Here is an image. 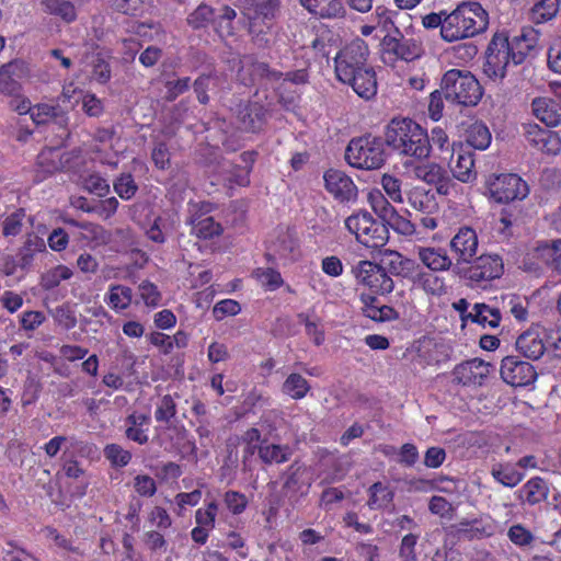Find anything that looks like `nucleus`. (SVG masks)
<instances>
[{"instance_id": "f257e3e1", "label": "nucleus", "mask_w": 561, "mask_h": 561, "mask_svg": "<svg viewBox=\"0 0 561 561\" xmlns=\"http://www.w3.org/2000/svg\"><path fill=\"white\" fill-rule=\"evenodd\" d=\"M369 48L362 38L346 44L334 57V70L339 81L352 87L363 100L369 101L377 94L376 72L368 65Z\"/></svg>"}, {"instance_id": "f03ea898", "label": "nucleus", "mask_w": 561, "mask_h": 561, "mask_svg": "<svg viewBox=\"0 0 561 561\" xmlns=\"http://www.w3.org/2000/svg\"><path fill=\"white\" fill-rule=\"evenodd\" d=\"M386 142L398 154L424 160L430 157L431 142L426 130L410 118H393L387 126Z\"/></svg>"}, {"instance_id": "7ed1b4c3", "label": "nucleus", "mask_w": 561, "mask_h": 561, "mask_svg": "<svg viewBox=\"0 0 561 561\" xmlns=\"http://www.w3.org/2000/svg\"><path fill=\"white\" fill-rule=\"evenodd\" d=\"M489 14L479 2L463 1L447 15L443 39L448 43L473 37L484 32Z\"/></svg>"}, {"instance_id": "20e7f679", "label": "nucleus", "mask_w": 561, "mask_h": 561, "mask_svg": "<svg viewBox=\"0 0 561 561\" xmlns=\"http://www.w3.org/2000/svg\"><path fill=\"white\" fill-rule=\"evenodd\" d=\"M444 98L454 104L474 106L482 98V87L468 70L450 69L440 81Z\"/></svg>"}, {"instance_id": "39448f33", "label": "nucleus", "mask_w": 561, "mask_h": 561, "mask_svg": "<svg viewBox=\"0 0 561 561\" xmlns=\"http://www.w3.org/2000/svg\"><path fill=\"white\" fill-rule=\"evenodd\" d=\"M345 228L355 236L357 242L369 249H380L389 240V230L368 211H357L348 216Z\"/></svg>"}, {"instance_id": "423d86ee", "label": "nucleus", "mask_w": 561, "mask_h": 561, "mask_svg": "<svg viewBox=\"0 0 561 561\" xmlns=\"http://www.w3.org/2000/svg\"><path fill=\"white\" fill-rule=\"evenodd\" d=\"M345 159L357 169H378L385 162L383 144L371 136L352 139L346 148Z\"/></svg>"}, {"instance_id": "0eeeda50", "label": "nucleus", "mask_w": 561, "mask_h": 561, "mask_svg": "<svg viewBox=\"0 0 561 561\" xmlns=\"http://www.w3.org/2000/svg\"><path fill=\"white\" fill-rule=\"evenodd\" d=\"M511 62L513 64V51L507 34L495 33L488 45L484 73L494 81L502 80Z\"/></svg>"}, {"instance_id": "6e6552de", "label": "nucleus", "mask_w": 561, "mask_h": 561, "mask_svg": "<svg viewBox=\"0 0 561 561\" xmlns=\"http://www.w3.org/2000/svg\"><path fill=\"white\" fill-rule=\"evenodd\" d=\"M491 198L496 203L522 201L529 194L528 184L517 174H493L486 181Z\"/></svg>"}, {"instance_id": "1a4fd4ad", "label": "nucleus", "mask_w": 561, "mask_h": 561, "mask_svg": "<svg viewBox=\"0 0 561 561\" xmlns=\"http://www.w3.org/2000/svg\"><path fill=\"white\" fill-rule=\"evenodd\" d=\"M352 274L356 284L368 288L375 294H389L393 290L394 284L386 270L379 264L363 260L352 267Z\"/></svg>"}, {"instance_id": "9d476101", "label": "nucleus", "mask_w": 561, "mask_h": 561, "mask_svg": "<svg viewBox=\"0 0 561 561\" xmlns=\"http://www.w3.org/2000/svg\"><path fill=\"white\" fill-rule=\"evenodd\" d=\"M421 54V46L414 39L405 38L398 27L381 41V58L386 64H393L398 59L412 61Z\"/></svg>"}, {"instance_id": "9b49d317", "label": "nucleus", "mask_w": 561, "mask_h": 561, "mask_svg": "<svg viewBox=\"0 0 561 561\" xmlns=\"http://www.w3.org/2000/svg\"><path fill=\"white\" fill-rule=\"evenodd\" d=\"M327 192L339 203L355 202L358 190L351 176L337 169H330L323 175Z\"/></svg>"}, {"instance_id": "f8f14e48", "label": "nucleus", "mask_w": 561, "mask_h": 561, "mask_svg": "<svg viewBox=\"0 0 561 561\" xmlns=\"http://www.w3.org/2000/svg\"><path fill=\"white\" fill-rule=\"evenodd\" d=\"M28 73V67L23 60L14 59L2 65L0 67V93L18 96Z\"/></svg>"}, {"instance_id": "ddd939ff", "label": "nucleus", "mask_w": 561, "mask_h": 561, "mask_svg": "<svg viewBox=\"0 0 561 561\" xmlns=\"http://www.w3.org/2000/svg\"><path fill=\"white\" fill-rule=\"evenodd\" d=\"M501 376L506 383L523 387L536 379V371L531 364L515 356H506L501 364Z\"/></svg>"}, {"instance_id": "4468645a", "label": "nucleus", "mask_w": 561, "mask_h": 561, "mask_svg": "<svg viewBox=\"0 0 561 561\" xmlns=\"http://www.w3.org/2000/svg\"><path fill=\"white\" fill-rule=\"evenodd\" d=\"M503 260L497 254L478 256L467 270V276L476 283L489 282L503 274Z\"/></svg>"}, {"instance_id": "2eb2a0df", "label": "nucleus", "mask_w": 561, "mask_h": 561, "mask_svg": "<svg viewBox=\"0 0 561 561\" xmlns=\"http://www.w3.org/2000/svg\"><path fill=\"white\" fill-rule=\"evenodd\" d=\"M478 236L470 227H461L449 242L450 251L458 264L470 263L478 252Z\"/></svg>"}, {"instance_id": "dca6fc26", "label": "nucleus", "mask_w": 561, "mask_h": 561, "mask_svg": "<svg viewBox=\"0 0 561 561\" xmlns=\"http://www.w3.org/2000/svg\"><path fill=\"white\" fill-rule=\"evenodd\" d=\"M490 374V364L472 358L457 365L453 371L454 380L462 386L481 385Z\"/></svg>"}, {"instance_id": "f3484780", "label": "nucleus", "mask_w": 561, "mask_h": 561, "mask_svg": "<svg viewBox=\"0 0 561 561\" xmlns=\"http://www.w3.org/2000/svg\"><path fill=\"white\" fill-rule=\"evenodd\" d=\"M540 45V32L534 27H524L520 34L510 39L513 64L519 65Z\"/></svg>"}, {"instance_id": "a211bd4d", "label": "nucleus", "mask_w": 561, "mask_h": 561, "mask_svg": "<svg viewBox=\"0 0 561 561\" xmlns=\"http://www.w3.org/2000/svg\"><path fill=\"white\" fill-rule=\"evenodd\" d=\"M241 67L238 73L239 80L244 85L253 84L256 80L267 78L278 80L283 77L282 72L271 70L265 62L254 61L252 57H243L240 60Z\"/></svg>"}, {"instance_id": "6ab92c4d", "label": "nucleus", "mask_w": 561, "mask_h": 561, "mask_svg": "<svg viewBox=\"0 0 561 561\" xmlns=\"http://www.w3.org/2000/svg\"><path fill=\"white\" fill-rule=\"evenodd\" d=\"M299 2L310 14L319 19L341 20L347 14L341 0H299Z\"/></svg>"}, {"instance_id": "aec40b11", "label": "nucleus", "mask_w": 561, "mask_h": 561, "mask_svg": "<svg viewBox=\"0 0 561 561\" xmlns=\"http://www.w3.org/2000/svg\"><path fill=\"white\" fill-rule=\"evenodd\" d=\"M533 114L547 126L561 124V102L551 98H536L531 102Z\"/></svg>"}, {"instance_id": "412c9836", "label": "nucleus", "mask_w": 561, "mask_h": 561, "mask_svg": "<svg viewBox=\"0 0 561 561\" xmlns=\"http://www.w3.org/2000/svg\"><path fill=\"white\" fill-rule=\"evenodd\" d=\"M239 128L245 131L260 130L265 122V110L259 103H247L239 106Z\"/></svg>"}, {"instance_id": "4be33fe9", "label": "nucleus", "mask_w": 561, "mask_h": 561, "mask_svg": "<svg viewBox=\"0 0 561 561\" xmlns=\"http://www.w3.org/2000/svg\"><path fill=\"white\" fill-rule=\"evenodd\" d=\"M360 301L363 304L364 314L374 321H390L398 318L397 311L387 306L380 305L376 296L370 294H362Z\"/></svg>"}, {"instance_id": "5701e85b", "label": "nucleus", "mask_w": 561, "mask_h": 561, "mask_svg": "<svg viewBox=\"0 0 561 561\" xmlns=\"http://www.w3.org/2000/svg\"><path fill=\"white\" fill-rule=\"evenodd\" d=\"M417 256L420 261L432 272L448 271L453 265L451 259L446 251L432 247H419Z\"/></svg>"}, {"instance_id": "b1692460", "label": "nucleus", "mask_w": 561, "mask_h": 561, "mask_svg": "<svg viewBox=\"0 0 561 561\" xmlns=\"http://www.w3.org/2000/svg\"><path fill=\"white\" fill-rule=\"evenodd\" d=\"M516 350L529 359H539L545 353V343L536 331H526L516 340Z\"/></svg>"}, {"instance_id": "393cba45", "label": "nucleus", "mask_w": 561, "mask_h": 561, "mask_svg": "<svg viewBox=\"0 0 561 561\" xmlns=\"http://www.w3.org/2000/svg\"><path fill=\"white\" fill-rule=\"evenodd\" d=\"M125 435L128 439L145 445L149 440L147 428L150 424V416L144 413H131L125 421Z\"/></svg>"}, {"instance_id": "a878e982", "label": "nucleus", "mask_w": 561, "mask_h": 561, "mask_svg": "<svg viewBox=\"0 0 561 561\" xmlns=\"http://www.w3.org/2000/svg\"><path fill=\"white\" fill-rule=\"evenodd\" d=\"M549 489L546 481L540 477L529 479L518 491L517 496L522 502L536 505L545 501Z\"/></svg>"}, {"instance_id": "bb28decb", "label": "nucleus", "mask_w": 561, "mask_h": 561, "mask_svg": "<svg viewBox=\"0 0 561 561\" xmlns=\"http://www.w3.org/2000/svg\"><path fill=\"white\" fill-rule=\"evenodd\" d=\"M408 204L415 210L432 214L437 209L435 196L423 186H414L407 192Z\"/></svg>"}, {"instance_id": "cd10ccee", "label": "nucleus", "mask_w": 561, "mask_h": 561, "mask_svg": "<svg viewBox=\"0 0 561 561\" xmlns=\"http://www.w3.org/2000/svg\"><path fill=\"white\" fill-rule=\"evenodd\" d=\"M468 317L471 322L492 329L497 328L502 319L500 309L486 304H476Z\"/></svg>"}, {"instance_id": "c85d7f7f", "label": "nucleus", "mask_w": 561, "mask_h": 561, "mask_svg": "<svg viewBox=\"0 0 561 561\" xmlns=\"http://www.w3.org/2000/svg\"><path fill=\"white\" fill-rule=\"evenodd\" d=\"M293 455V448L280 444H262L259 447V457L266 463H283L289 460Z\"/></svg>"}, {"instance_id": "c756f323", "label": "nucleus", "mask_w": 561, "mask_h": 561, "mask_svg": "<svg viewBox=\"0 0 561 561\" xmlns=\"http://www.w3.org/2000/svg\"><path fill=\"white\" fill-rule=\"evenodd\" d=\"M493 479L507 488H514L519 484L525 474L517 471L511 463H495L491 468Z\"/></svg>"}, {"instance_id": "7c9ffc66", "label": "nucleus", "mask_w": 561, "mask_h": 561, "mask_svg": "<svg viewBox=\"0 0 561 561\" xmlns=\"http://www.w3.org/2000/svg\"><path fill=\"white\" fill-rule=\"evenodd\" d=\"M41 5L46 13L56 15L67 23H71L77 19V10L70 1L42 0Z\"/></svg>"}, {"instance_id": "2f4dec72", "label": "nucleus", "mask_w": 561, "mask_h": 561, "mask_svg": "<svg viewBox=\"0 0 561 561\" xmlns=\"http://www.w3.org/2000/svg\"><path fill=\"white\" fill-rule=\"evenodd\" d=\"M560 0H537L529 12V19L536 24L551 21L558 14Z\"/></svg>"}, {"instance_id": "473e14b6", "label": "nucleus", "mask_w": 561, "mask_h": 561, "mask_svg": "<svg viewBox=\"0 0 561 561\" xmlns=\"http://www.w3.org/2000/svg\"><path fill=\"white\" fill-rule=\"evenodd\" d=\"M190 224L193 233L202 239H210L219 236L222 231L220 224L216 222L213 217L193 216Z\"/></svg>"}, {"instance_id": "72a5a7b5", "label": "nucleus", "mask_w": 561, "mask_h": 561, "mask_svg": "<svg viewBox=\"0 0 561 561\" xmlns=\"http://www.w3.org/2000/svg\"><path fill=\"white\" fill-rule=\"evenodd\" d=\"M45 250V242L37 236H28L18 253L19 265L22 270L30 267L37 252Z\"/></svg>"}, {"instance_id": "f704fd0d", "label": "nucleus", "mask_w": 561, "mask_h": 561, "mask_svg": "<svg viewBox=\"0 0 561 561\" xmlns=\"http://www.w3.org/2000/svg\"><path fill=\"white\" fill-rule=\"evenodd\" d=\"M491 133L486 125L481 122H474L467 129V142L474 149L484 150L491 144Z\"/></svg>"}, {"instance_id": "c9c22d12", "label": "nucleus", "mask_w": 561, "mask_h": 561, "mask_svg": "<svg viewBox=\"0 0 561 561\" xmlns=\"http://www.w3.org/2000/svg\"><path fill=\"white\" fill-rule=\"evenodd\" d=\"M310 390L308 380L300 374H290L282 386V391L294 400L305 398Z\"/></svg>"}, {"instance_id": "e433bc0d", "label": "nucleus", "mask_w": 561, "mask_h": 561, "mask_svg": "<svg viewBox=\"0 0 561 561\" xmlns=\"http://www.w3.org/2000/svg\"><path fill=\"white\" fill-rule=\"evenodd\" d=\"M369 499L367 505L371 510H381L387 507L393 501V492L389 486L381 482L374 483L369 489Z\"/></svg>"}, {"instance_id": "4c0bfd02", "label": "nucleus", "mask_w": 561, "mask_h": 561, "mask_svg": "<svg viewBox=\"0 0 561 561\" xmlns=\"http://www.w3.org/2000/svg\"><path fill=\"white\" fill-rule=\"evenodd\" d=\"M72 276V271L66 265L49 268L41 276L39 285L44 290H51Z\"/></svg>"}, {"instance_id": "58836bf2", "label": "nucleus", "mask_w": 561, "mask_h": 561, "mask_svg": "<svg viewBox=\"0 0 561 561\" xmlns=\"http://www.w3.org/2000/svg\"><path fill=\"white\" fill-rule=\"evenodd\" d=\"M473 167L474 160L471 152L459 153L453 168L454 176L463 183L470 182L476 178Z\"/></svg>"}, {"instance_id": "ea45409f", "label": "nucleus", "mask_w": 561, "mask_h": 561, "mask_svg": "<svg viewBox=\"0 0 561 561\" xmlns=\"http://www.w3.org/2000/svg\"><path fill=\"white\" fill-rule=\"evenodd\" d=\"M133 300V290L123 285H111L107 296V304L115 310H124L129 307Z\"/></svg>"}, {"instance_id": "a19ab883", "label": "nucleus", "mask_w": 561, "mask_h": 561, "mask_svg": "<svg viewBox=\"0 0 561 561\" xmlns=\"http://www.w3.org/2000/svg\"><path fill=\"white\" fill-rule=\"evenodd\" d=\"M413 174L416 179L427 184H436L445 179L446 171L436 163H425L415 165L413 168Z\"/></svg>"}, {"instance_id": "79ce46f5", "label": "nucleus", "mask_w": 561, "mask_h": 561, "mask_svg": "<svg viewBox=\"0 0 561 561\" xmlns=\"http://www.w3.org/2000/svg\"><path fill=\"white\" fill-rule=\"evenodd\" d=\"M416 284L428 295L442 296L447 291L444 278L433 273H420Z\"/></svg>"}, {"instance_id": "37998d69", "label": "nucleus", "mask_w": 561, "mask_h": 561, "mask_svg": "<svg viewBox=\"0 0 561 561\" xmlns=\"http://www.w3.org/2000/svg\"><path fill=\"white\" fill-rule=\"evenodd\" d=\"M556 250H557V240L549 242H539L529 255L551 267L554 271V262H556Z\"/></svg>"}, {"instance_id": "c03bdc74", "label": "nucleus", "mask_w": 561, "mask_h": 561, "mask_svg": "<svg viewBox=\"0 0 561 561\" xmlns=\"http://www.w3.org/2000/svg\"><path fill=\"white\" fill-rule=\"evenodd\" d=\"M217 513L218 503L215 500L208 502L204 507H201L195 512L196 525L214 529L216 526Z\"/></svg>"}, {"instance_id": "a18cd8bd", "label": "nucleus", "mask_w": 561, "mask_h": 561, "mask_svg": "<svg viewBox=\"0 0 561 561\" xmlns=\"http://www.w3.org/2000/svg\"><path fill=\"white\" fill-rule=\"evenodd\" d=\"M176 415V403L171 394H165L160 398L157 403L154 417L157 422H170Z\"/></svg>"}, {"instance_id": "49530a36", "label": "nucleus", "mask_w": 561, "mask_h": 561, "mask_svg": "<svg viewBox=\"0 0 561 561\" xmlns=\"http://www.w3.org/2000/svg\"><path fill=\"white\" fill-rule=\"evenodd\" d=\"M215 10L207 5V4H201L196 8L194 12H192L188 18L187 22L191 26L194 28H201L206 26L209 22H215Z\"/></svg>"}, {"instance_id": "de8ad7c7", "label": "nucleus", "mask_w": 561, "mask_h": 561, "mask_svg": "<svg viewBox=\"0 0 561 561\" xmlns=\"http://www.w3.org/2000/svg\"><path fill=\"white\" fill-rule=\"evenodd\" d=\"M104 456L115 467H125L131 459V454L117 444L106 445Z\"/></svg>"}, {"instance_id": "09e8293b", "label": "nucleus", "mask_w": 561, "mask_h": 561, "mask_svg": "<svg viewBox=\"0 0 561 561\" xmlns=\"http://www.w3.org/2000/svg\"><path fill=\"white\" fill-rule=\"evenodd\" d=\"M428 510L432 514L448 520H450L455 514L454 505L445 497L439 495H434L430 499Z\"/></svg>"}, {"instance_id": "8fccbe9b", "label": "nucleus", "mask_w": 561, "mask_h": 561, "mask_svg": "<svg viewBox=\"0 0 561 561\" xmlns=\"http://www.w3.org/2000/svg\"><path fill=\"white\" fill-rule=\"evenodd\" d=\"M25 211L18 209L8 215L2 222V234L4 237H15L22 231Z\"/></svg>"}, {"instance_id": "3c124183", "label": "nucleus", "mask_w": 561, "mask_h": 561, "mask_svg": "<svg viewBox=\"0 0 561 561\" xmlns=\"http://www.w3.org/2000/svg\"><path fill=\"white\" fill-rule=\"evenodd\" d=\"M219 79L218 77L210 75H203L198 77L194 82V90L197 94V99L202 104H207L209 101V96L207 94L208 90H214L217 85Z\"/></svg>"}, {"instance_id": "603ef678", "label": "nucleus", "mask_w": 561, "mask_h": 561, "mask_svg": "<svg viewBox=\"0 0 561 561\" xmlns=\"http://www.w3.org/2000/svg\"><path fill=\"white\" fill-rule=\"evenodd\" d=\"M370 205L374 211L387 222L397 213L396 208L380 194L370 195Z\"/></svg>"}, {"instance_id": "864d4df0", "label": "nucleus", "mask_w": 561, "mask_h": 561, "mask_svg": "<svg viewBox=\"0 0 561 561\" xmlns=\"http://www.w3.org/2000/svg\"><path fill=\"white\" fill-rule=\"evenodd\" d=\"M254 276L268 290H275L283 284L280 274L273 268H257L254 271Z\"/></svg>"}, {"instance_id": "5fc2aeb1", "label": "nucleus", "mask_w": 561, "mask_h": 561, "mask_svg": "<svg viewBox=\"0 0 561 561\" xmlns=\"http://www.w3.org/2000/svg\"><path fill=\"white\" fill-rule=\"evenodd\" d=\"M508 539L518 547H526L533 543L535 537L533 533L522 524H515L507 530Z\"/></svg>"}, {"instance_id": "6e6d98bb", "label": "nucleus", "mask_w": 561, "mask_h": 561, "mask_svg": "<svg viewBox=\"0 0 561 561\" xmlns=\"http://www.w3.org/2000/svg\"><path fill=\"white\" fill-rule=\"evenodd\" d=\"M224 503L233 515H239L245 511L248 499L243 493L230 490L224 494Z\"/></svg>"}, {"instance_id": "4d7b16f0", "label": "nucleus", "mask_w": 561, "mask_h": 561, "mask_svg": "<svg viewBox=\"0 0 561 561\" xmlns=\"http://www.w3.org/2000/svg\"><path fill=\"white\" fill-rule=\"evenodd\" d=\"M397 13L394 11H391L387 9L386 7L378 5L375 9L374 14L371 15L376 27L382 28L385 32H390L392 28L394 30V21L393 16Z\"/></svg>"}, {"instance_id": "13d9d810", "label": "nucleus", "mask_w": 561, "mask_h": 561, "mask_svg": "<svg viewBox=\"0 0 561 561\" xmlns=\"http://www.w3.org/2000/svg\"><path fill=\"white\" fill-rule=\"evenodd\" d=\"M139 296L146 306L156 308L160 305L161 293L158 287L150 282H142L139 287Z\"/></svg>"}, {"instance_id": "bf43d9fd", "label": "nucleus", "mask_w": 561, "mask_h": 561, "mask_svg": "<svg viewBox=\"0 0 561 561\" xmlns=\"http://www.w3.org/2000/svg\"><path fill=\"white\" fill-rule=\"evenodd\" d=\"M191 79L188 77L180 79H169L165 81L164 87L167 89L165 100L171 102L174 101L179 95L183 94L190 89Z\"/></svg>"}, {"instance_id": "052dcab7", "label": "nucleus", "mask_w": 561, "mask_h": 561, "mask_svg": "<svg viewBox=\"0 0 561 561\" xmlns=\"http://www.w3.org/2000/svg\"><path fill=\"white\" fill-rule=\"evenodd\" d=\"M57 116V107L46 103L33 106L31 118L36 125H42L50 122Z\"/></svg>"}, {"instance_id": "680f3d73", "label": "nucleus", "mask_w": 561, "mask_h": 561, "mask_svg": "<svg viewBox=\"0 0 561 561\" xmlns=\"http://www.w3.org/2000/svg\"><path fill=\"white\" fill-rule=\"evenodd\" d=\"M114 190L121 198L129 199L137 192V185L130 174H122L114 183Z\"/></svg>"}, {"instance_id": "e2e57ef3", "label": "nucleus", "mask_w": 561, "mask_h": 561, "mask_svg": "<svg viewBox=\"0 0 561 561\" xmlns=\"http://www.w3.org/2000/svg\"><path fill=\"white\" fill-rule=\"evenodd\" d=\"M381 186L385 190L386 194L396 203H402L403 196L401 191V182L399 179L383 174L381 178Z\"/></svg>"}, {"instance_id": "0e129e2a", "label": "nucleus", "mask_w": 561, "mask_h": 561, "mask_svg": "<svg viewBox=\"0 0 561 561\" xmlns=\"http://www.w3.org/2000/svg\"><path fill=\"white\" fill-rule=\"evenodd\" d=\"M385 225L391 227L396 232L403 236H412L415 232V226L412 221L398 211Z\"/></svg>"}, {"instance_id": "69168bd1", "label": "nucleus", "mask_w": 561, "mask_h": 561, "mask_svg": "<svg viewBox=\"0 0 561 561\" xmlns=\"http://www.w3.org/2000/svg\"><path fill=\"white\" fill-rule=\"evenodd\" d=\"M240 305L232 299H224L218 301L213 308V314L216 320L220 321L227 316H236L240 312Z\"/></svg>"}, {"instance_id": "338daca9", "label": "nucleus", "mask_w": 561, "mask_h": 561, "mask_svg": "<svg viewBox=\"0 0 561 561\" xmlns=\"http://www.w3.org/2000/svg\"><path fill=\"white\" fill-rule=\"evenodd\" d=\"M134 488L141 496H152L157 491L154 480L148 474H138L134 479Z\"/></svg>"}, {"instance_id": "774afa93", "label": "nucleus", "mask_w": 561, "mask_h": 561, "mask_svg": "<svg viewBox=\"0 0 561 561\" xmlns=\"http://www.w3.org/2000/svg\"><path fill=\"white\" fill-rule=\"evenodd\" d=\"M538 150L549 153L558 154L561 151V139L558 133L548 130L547 135L542 138Z\"/></svg>"}]
</instances>
